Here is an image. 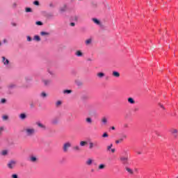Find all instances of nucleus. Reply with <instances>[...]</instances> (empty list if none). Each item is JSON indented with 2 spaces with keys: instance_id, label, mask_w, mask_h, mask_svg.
<instances>
[{
  "instance_id": "f257e3e1",
  "label": "nucleus",
  "mask_w": 178,
  "mask_h": 178,
  "mask_svg": "<svg viewBox=\"0 0 178 178\" xmlns=\"http://www.w3.org/2000/svg\"><path fill=\"white\" fill-rule=\"evenodd\" d=\"M24 131L27 137L35 136V129L33 127H27L24 129Z\"/></svg>"
},
{
  "instance_id": "f03ea898",
  "label": "nucleus",
  "mask_w": 178,
  "mask_h": 178,
  "mask_svg": "<svg viewBox=\"0 0 178 178\" xmlns=\"http://www.w3.org/2000/svg\"><path fill=\"white\" fill-rule=\"evenodd\" d=\"M72 147V143L70 142H66L63 144V152H67L69 151V148Z\"/></svg>"
},
{
  "instance_id": "7ed1b4c3",
  "label": "nucleus",
  "mask_w": 178,
  "mask_h": 178,
  "mask_svg": "<svg viewBox=\"0 0 178 178\" xmlns=\"http://www.w3.org/2000/svg\"><path fill=\"white\" fill-rule=\"evenodd\" d=\"M1 62L6 67H8L9 65H10V61L5 56L1 57Z\"/></svg>"
},
{
  "instance_id": "20e7f679",
  "label": "nucleus",
  "mask_w": 178,
  "mask_h": 178,
  "mask_svg": "<svg viewBox=\"0 0 178 178\" xmlns=\"http://www.w3.org/2000/svg\"><path fill=\"white\" fill-rule=\"evenodd\" d=\"M127 138V134H122L118 140H115V144H122L124 140Z\"/></svg>"
},
{
  "instance_id": "39448f33",
  "label": "nucleus",
  "mask_w": 178,
  "mask_h": 178,
  "mask_svg": "<svg viewBox=\"0 0 178 178\" xmlns=\"http://www.w3.org/2000/svg\"><path fill=\"white\" fill-rule=\"evenodd\" d=\"M16 163H17V162H16V161L10 160L8 162V163L7 164V166L9 169H13V168H15V166H16Z\"/></svg>"
},
{
  "instance_id": "423d86ee",
  "label": "nucleus",
  "mask_w": 178,
  "mask_h": 178,
  "mask_svg": "<svg viewBox=\"0 0 178 178\" xmlns=\"http://www.w3.org/2000/svg\"><path fill=\"white\" fill-rule=\"evenodd\" d=\"M7 88L8 91H10L12 90H15V88H17V85L16 83H11L7 86Z\"/></svg>"
},
{
  "instance_id": "0eeeda50",
  "label": "nucleus",
  "mask_w": 178,
  "mask_h": 178,
  "mask_svg": "<svg viewBox=\"0 0 178 178\" xmlns=\"http://www.w3.org/2000/svg\"><path fill=\"white\" fill-rule=\"evenodd\" d=\"M92 22L95 23L97 26H99V27H102V22L97 18H92Z\"/></svg>"
},
{
  "instance_id": "6e6552de",
  "label": "nucleus",
  "mask_w": 178,
  "mask_h": 178,
  "mask_svg": "<svg viewBox=\"0 0 178 178\" xmlns=\"http://www.w3.org/2000/svg\"><path fill=\"white\" fill-rule=\"evenodd\" d=\"M120 162L123 163L124 165H126L129 161V157L128 156H121L120 158Z\"/></svg>"
},
{
  "instance_id": "1a4fd4ad",
  "label": "nucleus",
  "mask_w": 178,
  "mask_h": 178,
  "mask_svg": "<svg viewBox=\"0 0 178 178\" xmlns=\"http://www.w3.org/2000/svg\"><path fill=\"white\" fill-rule=\"evenodd\" d=\"M42 83H43L45 87H48L51 84V80L49 79H42Z\"/></svg>"
},
{
  "instance_id": "9d476101",
  "label": "nucleus",
  "mask_w": 178,
  "mask_h": 178,
  "mask_svg": "<svg viewBox=\"0 0 178 178\" xmlns=\"http://www.w3.org/2000/svg\"><path fill=\"white\" fill-rule=\"evenodd\" d=\"M75 56H77L78 58H81L84 56V54L83 53V51H81V50H77L75 52Z\"/></svg>"
},
{
  "instance_id": "9b49d317",
  "label": "nucleus",
  "mask_w": 178,
  "mask_h": 178,
  "mask_svg": "<svg viewBox=\"0 0 178 178\" xmlns=\"http://www.w3.org/2000/svg\"><path fill=\"white\" fill-rule=\"evenodd\" d=\"M19 118L21 120H26V119H27V114H26V113H22L19 115Z\"/></svg>"
},
{
  "instance_id": "f8f14e48",
  "label": "nucleus",
  "mask_w": 178,
  "mask_h": 178,
  "mask_svg": "<svg viewBox=\"0 0 178 178\" xmlns=\"http://www.w3.org/2000/svg\"><path fill=\"white\" fill-rule=\"evenodd\" d=\"M101 122L103 126H106V124L108 123V118H106V117H103Z\"/></svg>"
},
{
  "instance_id": "ddd939ff",
  "label": "nucleus",
  "mask_w": 178,
  "mask_h": 178,
  "mask_svg": "<svg viewBox=\"0 0 178 178\" xmlns=\"http://www.w3.org/2000/svg\"><path fill=\"white\" fill-rule=\"evenodd\" d=\"M81 99L82 101H88V99H90V96H88V95H83L81 97Z\"/></svg>"
},
{
  "instance_id": "4468645a",
  "label": "nucleus",
  "mask_w": 178,
  "mask_h": 178,
  "mask_svg": "<svg viewBox=\"0 0 178 178\" xmlns=\"http://www.w3.org/2000/svg\"><path fill=\"white\" fill-rule=\"evenodd\" d=\"M67 9V6L65 4L63 7L60 8V13H64V12H66Z\"/></svg>"
},
{
  "instance_id": "2eb2a0df",
  "label": "nucleus",
  "mask_w": 178,
  "mask_h": 178,
  "mask_svg": "<svg viewBox=\"0 0 178 178\" xmlns=\"http://www.w3.org/2000/svg\"><path fill=\"white\" fill-rule=\"evenodd\" d=\"M125 170H127V172L129 174V175H134V170H133V169L129 168V167H126L125 168Z\"/></svg>"
},
{
  "instance_id": "dca6fc26",
  "label": "nucleus",
  "mask_w": 178,
  "mask_h": 178,
  "mask_svg": "<svg viewBox=\"0 0 178 178\" xmlns=\"http://www.w3.org/2000/svg\"><path fill=\"white\" fill-rule=\"evenodd\" d=\"M36 124L38 127H40V129H43V130H45L47 129V127L40 122H36Z\"/></svg>"
},
{
  "instance_id": "f3484780",
  "label": "nucleus",
  "mask_w": 178,
  "mask_h": 178,
  "mask_svg": "<svg viewBox=\"0 0 178 178\" xmlns=\"http://www.w3.org/2000/svg\"><path fill=\"white\" fill-rule=\"evenodd\" d=\"M58 123H59V120L57 118H55L51 120V124L54 126H56Z\"/></svg>"
},
{
  "instance_id": "a211bd4d",
  "label": "nucleus",
  "mask_w": 178,
  "mask_h": 178,
  "mask_svg": "<svg viewBox=\"0 0 178 178\" xmlns=\"http://www.w3.org/2000/svg\"><path fill=\"white\" fill-rule=\"evenodd\" d=\"M113 77H116V79H119L120 77V73L118 71H113Z\"/></svg>"
},
{
  "instance_id": "6ab92c4d",
  "label": "nucleus",
  "mask_w": 178,
  "mask_h": 178,
  "mask_svg": "<svg viewBox=\"0 0 178 178\" xmlns=\"http://www.w3.org/2000/svg\"><path fill=\"white\" fill-rule=\"evenodd\" d=\"M105 168H106V165L104 163H102V164L99 165L97 170H104V169H105Z\"/></svg>"
},
{
  "instance_id": "aec40b11",
  "label": "nucleus",
  "mask_w": 178,
  "mask_h": 178,
  "mask_svg": "<svg viewBox=\"0 0 178 178\" xmlns=\"http://www.w3.org/2000/svg\"><path fill=\"white\" fill-rule=\"evenodd\" d=\"M33 41H36L37 42H40L41 41V38L38 35H35L33 36Z\"/></svg>"
},
{
  "instance_id": "412c9836",
  "label": "nucleus",
  "mask_w": 178,
  "mask_h": 178,
  "mask_svg": "<svg viewBox=\"0 0 178 178\" xmlns=\"http://www.w3.org/2000/svg\"><path fill=\"white\" fill-rule=\"evenodd\" d=\"M86 122L88 123V124H92V118L90 117L86 118Z\"/></svg>"
},
{
  "instance_id": "4be33fe9",
  "label": "nucleus",
  "mask_w": 178,
  "mask_h": 178,
  "mask_svg": "<svg viewBox=\"0 0 178 178\" xmlns=\"http://www.w3.org/2000/svg\"><path fill=\"white\" fill-rule=\"evenodd\" d=\"M97 76L99 78V79H104V77H105V73L104 72H98L97 74Z\"/></svg>"
},
{
  "instance_id": "5701e85b",
  "label": "nucleus",
  "mask_w": 178,
  "mask_h": 178,
  "mask_svg": "<svg viewBox=\"0 0 178 178\" xmlns=\"http://www.w3.org/2000/svg\"><path fill=\"white\" fill-rule=\"evenodd\" d=\"M72 149L76 152L81 151V148L79 145L74 146Z\"/></svg>"
},
{
  "instance_id": "b1692460",
  "label": "nucleus",
  "mask_w": 178,
  "mask_h": 178,
  "mask_svg": "<svg viewBox=\"0 0 178 178\" xmlns=\"http://www.w3.org/2000/svg\"><path fill=\"white\" fill-rule=\"evenodd\" d=\"M40 98H47L48 97V94H47V92H42L40 94Z\"/></svg>"
},
{
  "instance_id": "393cba45",
  "label": "nucleus",
  "mask_w": 178,
  "mask_h": 178,
  "mask_svg": "<svg viewBox=\"0 0 178 178\" xmlns=\"http://www.w3.org/2000/svg\"><path fill=\"white\" fill-rule=\"evenodd\" d=\"M92 42V38H89L85 41L86 45H91Z\"/></svg>"
},
{
  "instance_id": "a878e982",
  "label": "nucleus",
  "mask_w": 178,
  "mask_h": 178,
  "mask_svg": "<svg viewBox=\"0 0 178 178\" xmlns=\"http://www.w3.org/2000/svg\"><path fill=\"white\" fill-rule=\"evenodd\" d=\"M128 102L129 104H131L132 105H134V104H136V101H134V99H133L132 97L128 98Z\"/></svg>"
},
{
  "instance_id": "bb28decb",
  "label": "nucleus",
  "mask_w": 178,
  "mask_h": 178,
  "mask_svg": "<svg viewBox=\"0 0 178 178\" xmlns=\"http://www.w3.org/2000/svg\"><path fill=\"white\" fill-rule=\"evenodd\" d=\"M30 161L31 162H35L36 161H38V159L35 156H31Z\"/></svg>"
},
{
  "instance_id": "cd10ccee",
  "label": "nucleus",
  "mask_w": 178,
  "mask_h": 178,
  "mask_svg": "<svg viewBox=\"0 0 178 178\" xmlns=\"http://www.w3.org/2000/svg\"><path fill=\"white\" fill-rule=\"evenodd\" d=\"M75 83L76 84V86H77L78 87H81V86H83V82H81V81H79V80L75 81Z\"/></svg>"
},
{
  "instance_id": "c85d7f7f",
  "label": "nucleus",
  "mask_w": 178,
  "mask_h": 178,
  "mask_svg": "<svg viewBox=\"0 0 178 178\" xmlns=\"http://www.w3.org/2000/svg\"><path fill=\"white\" fill-rule=\"evenodd\" d=\"M0 154L2 156H6V155L8 154V150H3Z\"/></svg>"
},
{
  "instance_id": "c756f323",
  "label": "nucleus",
  "mask_w": 178,
  "mask_h": 178,
  "mask_svg": "<svg viewBox=\"0 0 178 178\" xmlns=\"http://www.w3.org/2000/svg\"><path fill=\"white\" fill-rule=\"evenodd\" d=\"M33 80L31 76H25V81L26 83H30Z\"/></svg>"
},
{
  "instance_id": "7c9ffc66",
  "label": "nucleus",
  "mask_w": 178,
  "mask_h": 178,
  "mask_svg": "<svg viewBox=\"0 0 178 178\" xmlns=\"http://www.w3.org/2000/svg\"><path fill=\"white\" fill-rule=\"evenodd\" d=\"M55 105H56V108H59V106H60V105H62V101H60V100L57 101L56 102Z\"/></svg>"
},
{
  "instance_id": "2f4dec72",
  "label": "nucleus",
  "mask_w": 178,
  "mask_h": 178,
  "mask_svg": "<svg viewBox=\"0 0 178 178\" xmlns=\"http://www.w3.org/2000/svg\"><path fill=\"white\" fill-rule=\"evenodd\" d=\"M86 165L88 166H90V165H92V159H88V161H86Z\"/></svg>"
},
{
  "instance_id": "473e14b6",
  "label": "nucleus",
  "mask_w": 178,
  "mask_h": 178,
  "mask_svg": "<svg viewBox=\"0 0 178 178\" xmlns=\"http://www.w3.org/2000/svg\"><path fill=\"white\" fill-rule=\"evenodd\" d=\"M73 91L72 90H64L63 91V94H72Z\"/></svg>"
},
{
  "instance_id": "72a5a7b5",
  "label": "nucleus",
  "mask_w": 178,
  "mask_h": 178,
  "mask_svg": "<svg viewBox=\"0 0 178 178\" xmlns=\"http://www.w3.org/2000/svg\"><path fill=\"white\" fill-rule=\"evenodd\" d=\"M87 144H88V143L87 141H81L80 142L81 147H85V145H87Z\"/></svg>"
},
{
  "instance_id": "f704fd0d",
  "label": "nucleus",
  "mask_w": 178,
  "mask_h": 178,
  "mask_svg": "<svg viewBox=\"0 0 178 178\" xmlns=\"http://www.w3.org/2000/svg\"><path fill=\"white\" fill-rule=\"evenodd\" d=\"M25 12H26V13H32V12H33V9H31V8H25Z\"/></svg>"
},
{
  "instance_id": "c9c22d12",
  "label": "nucleus",
  "mask_w": 178,
  "mask_h": 178,
  "mask_svg": "<svg viewBox=\"0 0 178 178\" xmlns=\"http://www.w3.org/2000/svg\"><path fill=\"white\" fill-rule=\"evenodd\" d=\"M47 72L49 73V74L50 76H55V72H54V71H51V70H47Z\"/></svg>"
},
{
  "instance_id": "e433bc0d",
  "label": "nucleus",
  "mask_w": 178,
  "mask_h": 178,
  "mask_svg": "<svg viewBox=\"0 0 178 178\" xmlns=\"http://www.w3.org/2000/svg\"><path fill=\"white\" fill-rule=\"evenodd\" d=\"M40 35H42V36H44V35H49V33L45 32V31H41L40 32Z\"/></svg>"
},
{
  "instance_id": "4c0bfd02",
  "label": "nucleus",
  "mask_w": 178,
  "mask_h": 178,
  "mask_svg": "<svg viewBox=\"0 0 178 178\" xmlns=\"http://www.w3.org/2000/svg\"><path fill=\"white\" fill-rule=\"evenodd\" d=\"M170 132L172 133V134H177L178 131H177V129H172L170 130Z\"/></svg>"
},
{
  "instance_id": "58836bf2",
  "label": "nucleus",
  "mask_w": 178,
  "mask_h": 178,
  "mask_svg": "<svg viewBox=\"0 0 178 178\" xmlns=\"http://www.w3.org/2000/svg\"><path fill=\"white\" fill-rule=\"evenodd\" d=\"M26 40L28 41V42H31V41H33V38H31V36L27 35Z\"/></svg>"
},
{
  "instance_id": "ea45409f",
  "label": "nucleus",
  "mask_w": 178,
  "mask_h": 178,
  "mask_svg": "<svg viewBox=\"0 0 178 178\" xmlns=\"http://www.w3.org/2000/svg\"><path fill=\"white\" fill-rule=\"evenodd\" d=\"M94 148V143L92 142L89 143V149H92Z\"/></svg>"
},
{
  "instance_id": "a19ab883",
  "label": "nucleus",
  "mask_w": 178,
  "mask_h": 178,
  "mask_svg": "<svg viewBox=\"0 0 178 178\" xmlns=\"http://www.w3.org/2000/svg\"><path fill=\"white\" fill-rule=\"evenodd\" d=\"M72 20H74V22H77L79 20V17L77 15H74L72 17Z\"/></svg>"
},
{
  "instance_id": "79ce46f5",
  "label": "nucleus",
  "mask_w": 178,
  "mask_h": 178,
  "mask_svg": "<svg viewBox=\"0 0 178 178\" xmlns=\"http://www.w3.org/2000/svg\"><path fill=\"white\" fill-rule=\"evenodd\" d=\"M35 24L37 26H42V24H44L41 21H38L35 22Z\"/></svg>"
},
{
  "instance_id": "37998d69",
  "label": "nucleus",
  "mask_w": 178,
  "mask_h": 178,
  "mask_svg": "<svg viewBox=\"0 0 178 178\" xmlns=\"http://www.w3.org/2000/svg\"><path fill=\"white\" fill-rule=\"evenodd\" d=\"M33 5H35L36 6H40V1L37 0L33 1Z\"/></svg>"
},
{
  "instance_id": "c03bdc74",
  "label": "nucleus",
  "mask_w": 178,
  "mask_h": 178,
  "mask_svg": "<svg viewBox=\"0 0 178 178\" xmlns=\"http://www.w3.org/2000/svg\"><path fill=\"white\" fill-rule=\"evenodd\" d=\"M6 101H7L6 99L3 98V99H1L0 102H1V104H6Z\"/></svg>"
},
{
  "instance_id": "a18cd8bd",
  "label": "nucleus",
  "mask_w": 178,
  "mask_h": 178,
  "mask_svg": "<svg viewBox=\"0 0 178 178\" xmlns=\"http://www.w3.org/2000/svg\"><path fill=\"white\" fill-rule=\"evenodd\" d=\"M11 177L12 178H19V175H17V174H13L11 175Z\"/></svg>"
},
{
  "instance_id": "49530a36",
  "label": "nucleus",
  "mask_w": 178,
  "mask_h": 178,
  "mask_svg": "<svg viewBox=\"0 0 178 178\" xmlns=\"http://www.w3.org/2000/svg\"><path fill=\"white\" fill-rule=\"evenodd\" d=\"M3 127H0V137H1V134H2V133L3 132Z\"/></svg>"
},
{
  "instance_id": "de8ad7c7",
  "label": "nucleus",
  "mask_w": 178,
  "mask_h": 178,
  "mask_svg": "<svg viewBox=\"0 0 178 178\" xmlns=\"http://www.w3.org/2000/svg\"><path fill=\"white\" fill-rule=\"evenodd\" d=\"M112 149V144L107 147V151H111Z\"/></svg>"
},
{
  "instance_id": "09e8293b",
  "label": "nucleus",
  "mask_w": 178,
  "mask_h": 178,
  "mask_svg": "<svg viewBox=\"0 0 178 178\" xmlns=\"http://www.w3.org/2000/svg\"><path fill=\"white\" fill-rule=\"evenodd\" d=\"M8 119H9V117H8V115H3V120H8Z\"/></svg>"
},
{
  "instance_id": "8fccbe9b",
  "label": "nucleus",
  "mask_w": 178,
  "mask_h": 178,
  "mask_svg": "<svg viewBox=\"0 0 178 178\" xmlns=\"http://www.w3.org/2000/svg\"><path fill=\"white\" fill-rule=\"evenodd\" d=\"M70 26H71V27H74L76 26V24L74 22H71L70 24Z\"/></svg>"
},
{
  "instance_id": "3c124183",
  "label": "nucleus",
  "mask_w": 178,
  "mask_h": 178,
  "mask_svg": "<svg viewBox=\"0 0 178 178\" xmlns=\"http://www.w3.org/2000/svg\"><path fill=\"white\" fill-rule=\"evenodd\" d=\"M102 137H104V138L108 137V134L105 132L104 134H103Z\"/></svg>"
},
{
  "instance_id": "603ef678",
  "label": "nucleus",
  "mask_w": 178,
  "mask_h": 178,
  "mask_svg": "<svg viewBox=\"0 0 178 178\" xmlns=\"http://www.w3.org/2000/svg\"><path fill=\"white\" fill-rule=\"evenodd\" d=\"M49 7L50 8H55V5H54L52 3H49Z\"/></svg>"
},
{
  "instance_id": "864d4df0",
  "label": "nucleus",
  "mask_w": 178,
  "mask_h": 178,
  "mask_svg": "<svg viewBox=\"0 0 178 178\" xmlns=\"http://www.w3.org/2000/svg\"><path fill=\"white\" fill-rule=\"evenodd\" d=\"M17 3H13V8H17Z\"/></svg>"
},
{
  "instance_id": "5fc2aeb1",
  "label": "nucleus",
  "mask_w": 178,
  "mask_h": 178,
  "mask_svg": "<svg viewBox=\"0 0 178 178\" xmlns=\"http://www.w3.org/2000/svg\"><path fill=\"white\" fill-rule=\"evenodd\" d=\"M30 106L31 108H34L35 107L34 103H31Z\"/></svg>"
},
{
  "instance_id": "6e6d98bb",
  "label": "nucleus",
  "mask_w": 178,
  "mask_h": 178,
  "mask_svg": "<svg viewBox=\"0 0 178 178\" xmlns=\"http://www.w3.org/2000/svg\"><path fill=\"white\" fill-rule=\"evenodd\" d=\"M3 44H7L8 40L3 39Z\"/></svg>"
},
{
  "instance_id": "4d7b16f0",
  "label": "nucleus",
  "mask_w": 178,
  "mask_h": 178,
  "mask_svg": "<svg viewBox=\"0 0 178 178\" xmlns=\"http://www.w3.org/2000/svg\"><path fill=\"white\" fill-rule=\"evenodd\" d=\"M12 26H13V27H16V26H17V24L13 22L12 23Z\"/></svg>"
},
{
  "instance_id": "13d9d810",
  "label": "nucleus",
  "mask_w": 178,
  "mask_h": 178,
  "mask_svg": "<svg viewBox=\"0 0 178 178\" xmlns=\"http://www.w3.org/2000/svg\"><path fill=\"white\" fill-rule=\"evenodd\" d=\"M88 62H92V59L90 58H87Z\"/></svg>"
},
{
  "instance_id": "bf43d9fd",
  "label": "nucleus",
  "mask_w": 178,
  "mask_h": 178,
  "mask_svg": "<svg viewBox=\"0 0 178 178\" xmlns=\"http://www.w3.org/2000/svg\"><path fill=\"white\" fill-rule=\"evenodd\" d=\"M47 17H48V19H51V17H54V15H47Z\"/></svg>"
},
{
  "instance_id": "052dcab7",
  "label": "nucleus",
  "mask_w": 178,
  "mask_h": 178,
  "mask_svg": "<svg viewBox=\"0 0 178 178\" xmlns=\"http://www.w3.org/2000/svg\"><path fill=\"white\" fill-rule=\"evenodd\" d=\"M116 151V149H115V148H113L112 149V152L113 153V152H115Z\"/></svg>"
},
{
  "instance_id": "680f3d73",
  "label": "nucleus",
  "mask_w": 178,
  "mask_h": 178,
  "mask_svg": "<svg viewBox=\"0 0 178 178\" xmlns=\"http://www.w3.org/2000/svg\"><path fill=\"white\" fill-rule=\"evenodd\" d=\"M24 88H29L28 86H24Z\"/></svg>"
},
{
  "instance_id": "e2e57ef3",
  "label": "nucleus",
  "mask_w": 178,
  "mask_h": 178,
  "mask_svg": "<svg viewBox=\"0 0 178 178\" xmlns=\"http://www.w3.org/2000/svg\"><path fill=\"white\" fill-rule=\"evenodd\" d=\"M112 130H115V127H112Z\"/></svg>"
},
{
  "instance_id": "0e129e2a",
  "label": "nucleus",
  "mask_w": 178,
  "mask_h": 178,
  "mask_svg": "<svg viewBox=\"0 0 178 178\" xmlns=\"http://www.w3.org/2000/svg\"><path fill=\"white\" fill-rule=\"evenodd\" d=\"M161 108H163V106L162 104H160Z\"/></svg>"
},
{
  "instance_id": "69168bd1",
  "label": "nucleus",
  "mask_w": 178,
  "mask_h": 178,
  "mask_svg": "<svg viewBox=\"0 0 178 178\" xmlns=\"http://www.w3.org/2000/svg\"><path fill=\"white\" fill-rule=\"evenodd\" d=\"M0 90H2V86H0Z\"/></svg>"
},
{
  "instance_id": "338daca9",
  "label": "nucleus",
  "mask_w": 178,
  "mask_h": 178,
  "mask_svg": "<svg viewBox=\"0 0 178 178\" xmlns=\"http://www.w3.org/2000/svg\"><path fill=\"white\" fill-rule=\"evenodd\" d=\"M2 45V43L0 42V47Z\"/></svg>"
},
{
  "instance_id": "774afa93",
  "label": "nucleus",
  "mask_w": 178,
  "mask_h": 178,
  "mask_svg": "<svg viewBox=\"0 0 178 178\" xmlns=\"http://www.w3.org/2000/svg\"><path fill=\"white\" fill-rule=\"evenodd\" d=\"M176 178H178V176Z\"/></svg>"
}]
</instances>
